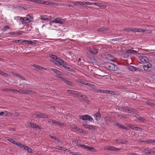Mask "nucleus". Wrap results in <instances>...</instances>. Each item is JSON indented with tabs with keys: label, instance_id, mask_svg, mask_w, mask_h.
<instances>
[{
	"label": "nucleus",
	"instance_id": "56",
	"mask_svg": "<svg viewBox=\"0 0 155 155\" xmlns=\"http://www.w3.org/2000/svg\"><path fill=\"white\" fill-rule=\"evenodd\" d=\"M51 70L53 72H54L55 73L57 74V72L58 71L57 70L54 68H52Z\"/></svg>",
	"mask_w": 155,
	"mask_h": 155
},
{
	"label": "nucleus",
	"instance_id": "41",
	"mask_svg": "<svg viewBox=\"0 0 155 155\" xmlns=\"http://www.w3.org/2000/svg\"><path fill=\"white\" fill-rule=\"evenodd\" d=\"M114 124L117 127H119V128H120L121 127V126L122 124L120 123H114Z\"/></svg>",
	"mask_w": 155,
	"mask_h": 155
},
{
	"label": "nucleus",
	"instance_id": "63",
	"mask_svg": "<svg viewBox=\"0 0 155 155\" xmlns=\"http://www.w3.org/2000/svg\"><path fill=\"white\" fill-rule=\"evenodd\" d=\"M32 91H28L27 93H26V94H31Z\"/></svg>",
	"mask_w": 155,
	"mask_h": 155
},
{
	"label": "nucleus",
	"instance_id": "1",
	"mask_svg": "<svg viewBox=\"0 0 155 155\" xmlns=\"http://www.w3.org/2000/svg\"><path fill=\"white\" fill-rule=\"evenodd\" d=\"M105 68L110 71H116L117 70V66L115 64L110 63H107L105 65Z\"/></svg>",
	"mask_w": 155,
	"mask_h": 155
},
{
	"label": "nucleus",
	"instance_id": "13",
	"mask_svg": "<svg viewBox=\"0 0 155 155\" xmlns=\"http://www.w3.org/2000/svg\"><path fill=\"white\" fill-rule=\"evenodd\" d=\"M52 122L53 124H55L56 125H58L60 126H64V124H62L59 122H57L55 120H52Z\"/></svg>",
	"mask_w": 155,
	"mask_h": 155
},
{
	"label": "nucleus",
	"instance_id": "16",
	"mask_svg": "<svg viewBox=\"0 0 155 155\" xmlns=\"http://www.w3.org/2000/svg\"><path fill=\"white\" fill-rule=\"evenodd\" d=\"M109 29L107 28L103 27L97 29V31L99 32H100L107 31Z\"/></svg>",
	"mask_w": 155,
	"mask_h": 155
},
{
	"label": "nucleus",
	"instance_id": "24",
	"mask_svg": "<svg viewBox=\"0 0 155 155\" xmlns=\"http://www.w3.org/2000/svg\"><path fill=\"white\" fill-rule=\"evenodd\" d=\"M8 140L12 143L13 144L17 145L18 143H17L16 141L13 140L12 139L9 138Z\"/></svg>",
	"mask_w": 155,
	"mask_h": 155
},
{
	"label": "nucleus",
	"instance_id": "6",
	"mask_svg": "<svg viewBox=\"0 0 155 155\" xmlns=\"http://www.w3.org/2000/svg\"><path fill=\"white\" fill-rule=\"evenodd\" d=\"M79 97L82 98V99L86 103H88L89 101L88 100L87 97L85 95H81L79 96Z\"/></svg>",
	"mask_w": 155,
	"mask_h": 155
},
{
	"label": "nucleus",
	"instance_id": "58",
	"mask_svg": "<svg viewBox=\"0 0 155 155\" xmlns=\"http://www.w3.org/2000/svg\"><path fill=\"white\" fill-rule=\"evenodd\" d=\"M60 75L58 74V75H57L56 76L58 77V78L61 79V80H62V78H62L60 76Z\"/></svg>",
	"mask_w": 155,
	"mask_h": 155
},
{
	"label": "nucleus",
	"instance_id": "34",
	"mask_svg": "<svg viewBox=\"0 0 155 155\" xmlns=\"http://www.w3.org/2000/svg\"><path fill=\"white\" fill-rule=\"evenodd\" d=\"M137 117L138 120H139L141 121H143L144 120V119L143 117H141L139 116H137Z\"/></svg>",
	"mask_w": 155,
	"mask_h": 155
},
{
	"label": "nucleus",
	"instance_id": "29",
	"mask_svg": "<svg viewBox=\"0 0 155 155\" xmlns=\"http://www.w3.org/2000/svg\"><path fill=\"white\" fill-rule=\"evenodd\" d=\"M50 57L51 58L54 60H57L58 59V58L57 56L52 54L50 55Z\"/></svg>",
	"mask_w": 155,
	"mask_h": 155
},
{
	"label": "nucleus",
	"instance_id": "53",
	"mask_svg": "<svg viewBox=\"0 0 155 155\" xmlns=\"http://www.w3.org/2000/svg\"><path fill=\"white\" fill-rule=\"evenodd\" d=\"M88 86L91 87V88H94V87L95 85L93 84H89L88 83V84L87 85Z\"/></svg>",
	"mask_w": 155,
	"mask_h": 155
},
{
	"label": "nucleus",
	"instance_id": "28",
	"mask_svg": "<svg viewBox=\"0 0 155 155\" xmlns=\"http://www.w3.org/2000/svg\"><path fill=\"white\" fill-rule=\"evenodd\" d=\"M41 19L44 20H47L49 19L48 17L46 15H45L41 16Z\"/></svg>",
	"mask_w": 155,
	"mask_h": 155
},
{
	"label": "nucleus",
	"instance_id": "20",
	"mask_svg": "<svg viewBox=\"0 0 155 155\" xmlns=\"http://www.w3.org/2000/svg\"><path fill=\"white\" fill-rule=\"evenodd\" d=\"M40 118H47L48 117V115L44 114L43 113H40Z\"/></svg>",
	"mask_w": 155,
	"mask_h": 155
},
{
	"label": "nucleus",
	"instance_id": "46",
	"mask_svg": "<svg viewBox=\"0 0 155 155\" xmlns=\"http://www.w3.org/2000/svg\"><path fill=\"white\" fill-rule=\"evenodd\" d=\"M114 92V91H108L107 90H105L104 93H109V94H113V93Z\"/></svg>",
	"mask_w": 155,
	"mask_h": 155
},
{
	"label": "nucleus",
	"instance_id": "7",
	"mask_svg": "<svg viewBox=\"0 0 155 155\" xmlns=\"http://www.w3.org/2000/svg\"><path fill=\"white\" fill-rule=\"evenodd\" d=\"M126 53L129 54H136L138 53L137 51L131 50L129 49H127L126 50Z\"/></svg>",
	"mask_w": 155,
	"mask_h": 155
},
{
	"label": "nucleus",
	"instance_id": "11",
	"mask_svg": "<svg viewBox=\"0 0 155 155\" xmlns=\"http://www.w3.org/2000/svg\"><path fill=\"white\" fill-rule=\"evenodd\" d=\"M30 126L31 127L33 128L36 129L38 128L40 129V127L37 125L36 124H34L32 123H30Z\"/></svg>",
	"mask_w": 155,
	"mask_h": 155
},
{
	"label": "nucleus",
	"instance_id": "8",
	"mask_svg": "<svg viewBox=\"0 0 155 155\" xmlns=\"http://www.w3.org/2000/svg\"><path fill=\"white\" fill-rule=\"evenodd\" d=\"M94 117L97 120H99L101 117V114L99 112H97L94 115Z\"/></svg>",
	"mask_w": 155,
	"mask_h": 155
},
{
	"label": "nucleus",
	"instance_id": "27",
	"mask_svg": "<svg viewBox=\"0 0 155 155\" xmlns=\"http://www.w3.org/2000/svg\"><path fill=\"white\" fill-rule=\"evenodd\" d=\"M146 142L147 143H155V140H146Z\"/></svg>",
	"mask_w": 155,
	"mask_h": 155
},
{
	"label": "nucleus",
	"instance_id": "57",
	"mask_svg": "<svg viewBox=\"0 0 155 155\" xmlns=\"http://www.w3.org/2000/svg\"><path fill=\"white\" fill-rule=\"evenodd\" d=\"M14 116H18L19 115V114L18 112H15L13 114Z\"/></svg>",
	"mask_w": 155,
	"mask_h": 155
},
{
	"label": "nucleus",
	"instance_id": "30",
	"mask_svg": "<svg viewBox=\"0 0 155 155\" xmlns=\"http://www.w3.org/2000/svg\"><path fill=\"white\" fill-rule=\"evenodd\" d=\"M17 146L20 147L22 148V149H24V147H25V145L20 143H18Z\"/></svg>",
	"mask_w": 155,
	"mask_h": 155
},
{
	"label": "nucleus",
	"instance_id": "55",
	"mask_svg": "<svg viewBox=\"0 0 155 155\" xmlns=\"http://www.w3.org/2000/svg\"><path fill=\"white\" fill-rule=\"evenodd\" d=\"M120 128H121L122 129H124L125 130H127V128L126 127L124 126V125H123L122 124L121 127Z\"/></svg>",
	"mask_w": 155,
	"mask_h": 155
},
{
	"label": "nucleus",
	"instance_id": "21",
	"mask_svg": "<svg viewBox=\"0 0 155 155\" xmlns=\"http://www.w3.org/2000/svg\"><path fill=\"white\" fill-rule=\"evenodd\" d=\"M129 69L132 71H136V68L132 66H130L129 67Z\"/></svg>",
	"mask_w": 155,
	"mask_h": 155
},
{
	"label": "nucleus",
	"instance_id": "18",
	"mask_svg": "<svg viewBox=\"0 0 155 155\" xmlns=\"http://www.w3.org/2000/svg\"><path fill=\"white\" fill-rule=\"evenodd\" d=\"M143 67L144 71H147V72H150V69H148L149 68V67L148 66L144 65L143 66Z\"/></svg>",
	"mask_w": 155,
	"mask_h": 155
},
{
	"label": "nucleus",
	"instance_id": "54",
	"mask_svg": "<svg viewBox=\"0 0 155 155\" xmlns=\"http://www.w3.org/2000/svg\"><path fill=\"white\" fill-rule=\"evenodd\" d=\"M122 38H115V39H113L111 40L112 41H119V40L122 39Z\"/></svg>",
	"mask_w": 155,
	"mask_h": 155
},
{
	"label": "nucleus",
	"instance_id": "3",
	"mask_svg": "<svg viewBox=\"0 0 155 155\" xmlns=\"http://www.w3.org/2000/svg\"><path fill=\"white\" fill-rule=\"evenodd\" d=\"M52 22L56 23L62 24L65 22V20L64 19H61V18H57L53 20Z\"/></svg>",
	"mask_w": 155,
	"mask_h": 155
},
{
	"label": "nucleus",
	"instance_id": "47",
	"mask_svg": "<svg viewBox=\"0 0 155 155\" xmlns=\"http://www.w3.org/2000/svg\"><path fill=\"white\" fill-rule=\"evenodd\" d=\"M145 30V32L146 33H150L152 32V31L150 30Z\"/></svg>",
	"mask_w": 155,
	"mask_h": 155
},
{
	"label": "nucleus",
	"instance_id": "59",
	"mask_svg": "<svg viewBox=\"0 0 155 155\" xmlns=\"http://www.w3.org/2000/svg\"><path fill=\"white\" fill-rule=\"evenodd\" d=\"M62 81H64L65 82V83H67V82L68 81V80L64 78H62Z\"/></svg>",
	"mask_w": 155,
	"mask_h": 155
},
{
	"label": "nucleus",
	"instance_id": "4",
	"mask_svg": "<svg viewBox=\"0 0 155 155\" xmlns=\"http://www.w3.org/2000/svg\"><path fill=\"white\" fill-rule=\"evenodd\" d=\"M32 2H35V3H38L41 4H45L46 5H48L49 4L47 2H44L43 1L41 0H29Z\"/></svg>",
	"mask_w": 155,
	"mask_h": 155
},
{
	"label": "nucleus",
	"instance_id": "22",
	"mask_svg": "<svg viewBox=\"0 0 155 155\" xmlns=\"http://www.w3.org/2000/svg\"><path fill=\"white\" fill-rule=\"evenodd\" d=\"M87 128L92 130H96V128L94 127L91 125H88Z\"/></svg>",
	"mask_w": 155,
	"mask_h": 155
},
{
	"label": "nucleus",
	"instance_id": "45",
	"mask_svg": "<svg viewBox=\"0 0 155 155\" xmlns=\"http://www.w3.org/2000/svg\"><path fill=\"white\" fill-rule=\"evenodd\" d=\"M33 66L35 68H37V69H40L41 68V67L40 66H38V65H35V64L33 65ZM42 68V67L41 68Z\"/></svg>",
	"mask_w": 155,
	"mask_h": 155
},
{
	"label": "nucleus",
	"instance_id": "19",
	"mask_svg": "<svg viewBox=\"0 0 155 155\" xmlns=\"http://www.w3.org/2000/svg\"><path fill=\"white\" fill-rule=\"evenodd\" d=\"M63 66L65 68L68 69V70L70 71H72L73 70V69H71L70 67H68L66 63H64V64L63 65Z\"/></svg>",
	"mask_w": 155,
	"mask_h": 155
},
{
	"label": "nucleus",
	"instance_id": "17",
	"mask_svg": "<svg viewBox=\"0 0 155 155\" xmlns=\"http://www.w3.org/2000/svg\"><path fill=\"white\" fill-rule=\"evenodd\" d=\"M75 127L76 130L78 131V132H80V133L84 134L86 133V132L85 131H84L82 129L80 128L76 127Z\"/></svg>",
	"mask_w": 155,
	"mask_h": 155
},
{
	"label": "nucleus",
	"instance_id": "40",
	"mask_svg": "<svg viewBox=\"0 0 155 155\" xmlns=\"http://www.w3.org/2000/svg\"><path fill=\"white\" fill-rule=\"evenodd\" d=\"M78 146H79L81 147H83L85 149H86V148L87 147L86 145H83V144H78Z\"/></svg>",
	"mask_w": 155,
	"mask_h": 155
},
{
	"label": "nucleus",
	"instance_id": "33",
	"mask_svg": "<svg viewBox=\"0 0 155 155\" xmlns=\"http://www.w3.org/2000/svg\"><path fill=\"white\" fill-rule=\"evenodd\" d=\"M55 148L59 150H64V148L61 147H60L59 146H56Z\"/></svg>",
	"mask_w": 155,
	"mask_h": 155
},
{
	"label": "nucleus",
	"instance_id": "15",
	"mask_svg": "<svg viewBox=\"0 0 155 155\" xmlns=\"http://www.w3.org/2000/svg\"><path fill=\"white\" fill-rule=\"evenodd\" d=\"M107 150L112 151H115L116 150H119L118 149L116 148V147H113L109 146L107 148Z\"/></svg>",
	"mask_w": 155,
	"mask_h": 155
},
{
	"label": "nucleus",
	"instance_id": "44",
	"mask_svg": "<svg viewBox=\"0 0 155 155\" xmlns=\"http://www.w3.org/2000/svg\"><path fill=\"white\" fill-rule=\"evenodd\" d=\"M137 32H142L143 33H144L145 32V30L142 29H138Z\"/></svg>",
	"mask_w": 155,
	"mask_h": 155
},
{
	"label": "nucleus",
	"instance_id": "52",
	"mask_svg": "<svg viewBox=\"0 0 155 155\" xmlns=\"http://www.w3.org/2000/svg\"><path fill=\"white\" fill-rule=\"evenodd\" d=\"M51 138H52V139L56 140V141H58V139L56 137H54L52 136H50Z\"/></svg>",
	"mask_w": 155,
	"mask_h": 155
},
{
	"label": "nucleus",
	"instance_id": "35",
	"mask_svg": "<svg viewBox=\"0 0 155 155\" xmlns=\"http://www.w3.org/2000/svg\"><path fill=\"white\" fill-rule=\"evenodd\" d=\"M89 51L93 54H96L97 53V49H94V51H93L92 50H89Z\"/></svg>",
	"mask_w": 155,
	"mask_h": 155
},
{
	"label": "nucleus",
	"instance_id": "5",
	"mask_svg": "<svg viewBox=\"0 0 155 155\" xmlns=\"http://www.w3.org/2000/svg\"><path fill=\"white\" fill-rule=\"evenodd\" d=\"M140 60L141 62L145 63L148 62V58L145 56H141L140 58Z\"/></svg>",
	"mask_w": 155,
	"mask_h": 155
},
{
	"label": "nucleus",
	"instance_id": "26",
	"mask_svg": "<svg viewBox=\"0 0 155 155\" xmlns=\"http://www.w3.org/2000/svg\"><path fill=\"white\" fill-rule=\"evenodd\" d=\"M128 141L126 140H124L120 139V142H119L118 143H122V144H126V143H128Z\"/></svg>",
	"mask_w": 155,
	"mask_h": 155
},
{
	"label": "nucleus",
	"instance_id": "60",
	"mask_svg": "<svg viewBox=\"0 0 155 155\" xmlns=\"http://www.w3.org/2000/svg\"><path fill=\"white\" fill-rule=\"evenodd\" d=\"M27 151L28 152L31 153L32 152V149L31 148H28Z\"/></svg>",
	"mask_w": 155,
	"mask_h": 155
},
{
	"label": "nucleus",
	"instance_id": "32",
	"mask_svg": "<svg viewBox=\"0 0 155 155\" xmlns=\"http://www.w3.org/2000/svg\"><path fill=\"white\" fill-rule=\"evenodd\" d=\"M5 116H12V114L10 112L5 111Z\"/></svg>",
	"mask_w": 155,
	"mask_h": 155
},
{
	"label": "nucleus",
	"instance_id": "61",
	"mask_svg": "<svg viewBox=\"0 0 155 155\" xmlns=\"http://www.w3.org/2000/svg\"><path fill=\"white\" fill-rule=\"evenodd\" d=\"M142 129L141 128H140L139 127H136V128L135 129V130H141V131H141V129Z\"/></svg>",
	"mask_w": 155,
	"mask_h": 155
},
{
	"label": "nucleus",
	"instance_id": "39",
	"mask_svg": "<svg viewBox=\"0 0 155 155\" xmlns=\"http://www.w3.org/2000/svg\"><path fill=\"white\" fill-rule=\"evenodd\" d=\"M66 84L68 85L71 86H72L74 84L72 82H71V81H68V80Z\"/></svg>",
	"mask_w": 155,
	"mask_h": 155
},
{
	"label": "nucleus",
	"instance_id": "50",
	"mask_svg": "<svg viewBox=\"0 0 155 155\" xmlns=\"http://www.w3.org/2000/svg\"><path fill=\"white\" fill-rule=\"evenodd\" d=\"M144 151L146 153H151V150L145 149L144 150Z\"/></svg>",
	"mask_w": 155,
	"mask_h": 155
},
{
	"label": "nucleus",
	"instance_id": "42",
	"mask_svg": "<svg viewBox=\"0 0 155 155\" xmlns=\"http://www.w3.org/2000/svg\"><path fill=\"white\" fill-rule=\"evenodd\" d=\"M129 127L132 129L135 130V129L136 128V127L135 125H130L129 126Z\"/></svg>",
	"mask_w": 155,
	"mask_h": 155
},
{
	"label": "nucleus",
	"instance_id": "12",
	"mask_svg": "<svg viewBox=\"0 0 155 155\" xmlns=\"http://www.w3.org/2000/svg\"><path fill=\"white\" fill-rule=\"evenodd\" d=\"M20 20L23 24L26 23H27L26 21H29V19L27 17L21 18Z\"/></svg>",
	"mask_w": 155,
	"mask_h": 155
},
{
	"label": "nucleus",
	"instance_id": "31",
	"mask_svg": "<svg viewBox=\"0 0 155 155\" xmlns=\"http://www.w3.org/2000/svg\"><path fill=\"white\" fill-rule=\"evenodd\" d=\"M117 116L120 118H125L127 117V116L125 114L121 115L120 114H118Z\"/></svg>",
	"mask_w": 155,
	"mask_h": 155
},
{
	"label": "nucleus",
	"instance_id": "64",
	"mask_svg": "<svg viewBox=\"0 0 155 155\" xmlns=\"http://www.w3.org/2000/svg\"><path fill=\"white\" fill-rule=\"evenodd\" d=\"M128 155H136V154L133 153H128Z\"/></svg>",
	"mask_w": 155,
	"mask_h": 155
},
{
	"label": "nucleus",
	"instance_id": "49",
	"mask_svg": "<svg viewBox=\"0 0 155 155\" xmlns=\"http://www.w3.org/2000/svg\"><path fill=\"white\" fill-rule=\"evenodd\" d=\"M22 41V39H19V40H14L12 41V42H15L16 43H17L18 42H21Z\"/></svg>",
	"mask_w": 155,
	"mask_h": 155
},
{
	"label": "nucleus",
	"instance_id": "25",
	"mask_svg": "<svg viewBox=\"0 0 155 155\" xmlns=\"http://www.w3.org/2000/svg\"><path fill=\"white\" fill-rule=\"evenodd\" d=\"M67 92L70 94H77L76 92L72 90H68Z\"/></svg>",
	"mask_w": 155,
	"mask_h": 155
},
{
	"label": "nucleus",
	"instance_id": "38",
	"mask_svg": "<svg viewBox=\"0 0 155 155\" xmlns=\"http://www.w3.org/2000/svg\"><path fill=\"white\" fill-rule=\"evenodd\" d=\"M138 71L141 73H143L144 72V70L142 69L139 68H137L136 69V71Z\"/></svg>",
	"mask_w": 155,
	"mask_h": 155
},
{
	"label": "nucleus",
	"instance_id": "48",
	"mask_svg": "<svg viewBox=\"0 0 155 155\" xmlns=\"http://www.w3.org/2000/svg\"><path fill=\"white\" fill-rule=\"evenodd\" d=\"M2 91L4 92H7L8 91H12V89H8L5 88L2 89Z\"/></svg>",
	"mask_w": 155,
	"mask_h": 155
},
{
	"label": "nucleus",
	"instance_id": "14",
	"mask_svg": "<svg viewBox=\"0 0 155 155\" xmlns=\"http://www.w3.org/2000/svg\"><path fill=\"white\" fill-rule=\"evenodd\" d=\"M57 60H58L57 61V62L60 65H63L65 63L64 61L59 58H58Z\"/></svg>",
	"mask_w": 155,
	"mask_h": 155
},
{
	"label": "nucleus",
	"instance_id": "37",
	"mask_svg": "<svg viewBox=\"0 0 155 155\" xmlns=\"http://www.w3.org/2000/svg\"><path fill=\"white\" fill-rule=\"evenodd\" d=\"M146 103L148 105L152 106L153 105L155 106V104L153 102H151L149 101H147L146 102Z\"/></svg>",
	"mask_w": 155,
	"mask_h": 155
},
{
	"label": "nucleus",
	"instance_id": "51",
	"mask_svg": "<svg viewBox=\"0 0 155 155\" xmlns=\"http://www.w3.org/2000/svg\"><path fill=\"white\" fill-rule=\"evenodd\" d=\"M14 75H15V76L17 77H18L19 78H20L21 76L20 75L18 74H13Z\"/></svg>",
	"mask_w": 155,
	"mask_h": 155
},
{
	"label": "nucleus",
	"instance_id": "43",
	"mask_svg": "<svg viewBox=\"0 0 155 155\" xmlns=\"http://www.w3.org/2000/svg\"><path fill=\"white\" fill-rule=\"evenodd\" d=\"M27 43L30 45H33L35 44V42H32L31 41L29 40H28V41H27Z\"/></svg>",
	"mask_w": 155,
	"mask_h": 155
},
{
	"label": "nucleus",
	"instance_id": "10",
	"mask_svg": "<svg viewBox=\"0 0 155 155\" xmlns=\"http://www.w3.org/2000/svg\"><path fill=\"white\" fill-rule=\"evenodd\" d=\"M87 149V150H89L90 151L93 152H96V150L94 148L91 147H89L87 146V147L85 149Z\"/></svg>",
	"mask_w": 155,
	"mask_h": 155
},
{
	"label": "nucleus",
	"instance_id": "23",
	"mask_svg": "<svg viewBox=\"0 0 155 155\" xmlns=\"http://www.w3.org/2000/svg\"><path fill=\"white\" fill-rule=\"evenodd\" d=\"M9 29L10 27L8 25H6L5 26L2 28V30L3 31H5Z\"/></svg>",
	"mask_w": 155,
	"mask_h": 155
},
{
	"label": "nucleus",
	"instance_id": "36",
	"mask_svg": "<svg viewBox=\"0 0 155 155\" xmlns=\"http://www.w3.org/2000/svg\"><path fill=\"white\" fill-rule=\"evenodd\" d=\"M98 75L102 77H104L106 76L105 75H104V74L103 73V71H101L100 72H99Z\"/></svg>",
	"mask_w": 155,
	"mask_h": 155
},
{
	"label": "nucleus",
	"instance_id": "2",
	"mask_svg": "<svg viewBox=\"0 0 155 155\" xmlns=\"http://www.w3.org/2000/svg\"><path fill=\"white\" fill-rule=\"evenodd\" d=\"M80 118L81 119L85 121H87V120L89 121H91L93 120V118L91 116L87 115L81 116L80 117ZM85 122H86L87 121H85Z\"/></svg>",
	"mask_w": 155,
	"mask_h": 155
},
{
	"label": "nucleus",
	"instance_id": "9",
	"mask_svg": "<svg viewBox=\"0 0 155 155\" xmlns=\"http://www.w3.org/2000/svg\"><path fill=\"white\" fill-rule=\"evenodd\" d=\"M105 124L108 125L109 123L111 121V120L110 117H106L104 118Z\"/></svg>",
	"mask_w": 155,
	"mask_h": 155
},
{
	"label": "nucleus",
	"instance_id": "62",
	"mask_svg": "<svg viewBox=\"0 0 155 155\" xmlns=\"http://www.w3.org/2000/svg\"><path fill=\"white\" fill-rule=\"evenodd\" d=\"M88 125L86 124H84L83 125V126L85 128H87Z\"/></svg>",
	"mask_w": 155,
	"mask_h": 155
}]
</instances>
